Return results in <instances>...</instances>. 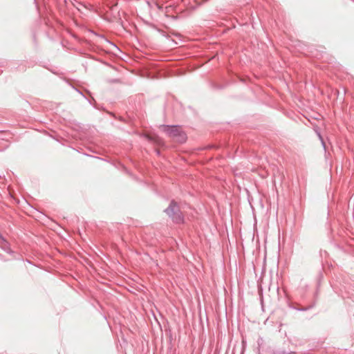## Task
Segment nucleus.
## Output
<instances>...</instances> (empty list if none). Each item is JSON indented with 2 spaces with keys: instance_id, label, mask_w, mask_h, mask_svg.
I'll use <instances>...</instances> for the list:
<instances>
[{
  "instance_id": "1",
  "label": "nucleus",
  "mask_w": 354,
  "mask_h": 354,
  "mask_svg": "<svg viewBox=\"0 0 354 354\" xmlns=\"http://www.w3.org/2000/svg\"><path fill=\"white\" fill-rule=\"evenodd\" d=\"M160 127L169 138L179 143H183L187 140L186 133L182 130L181 127L179 125L163 124Z\"/></svg>"
},
{
  "instance_id": "2",
  "label": "nucleus",
  "mask_w": 354,
  "mask_h": 354,
  "mask_svg": "<svg viewBox=\"0 0 354 354\" xmlns=\"http://www.w3.org/2000/svg\"><path fill=\"white\" fill-rule=\"evenodd\" d=\"M169 218L176 224L184 223V216L180 209L178 204L171 200L169 206L164 210Z\"/></svg>"
},
{
  "instance_id": "4",
  "label": "nucleus",
  "mask_w": 354,
  "mask_h": 354,
  "mask_svg": "<svg viewBox=\"0 0 354 354\" xmlns=\"http://www.w3.org/2000/svg\"><path fill=\"white\" fill-rule=\"evenodd\" d=\"M317 136H318V137H319V140H324V139H323V138H322V135H321V133H320L319 132H318V131H317Z\"/></svg>"
},
{
  "instance_id": "5",
  "label": "nucleus",
  "mask_w": 354,
  "mask_h": 354,
  "mask_svg": "<svg viewBox=\"0 0 354 354\" xmlns=\"http://www.w3.org/2000/svg\"><path fill=\"white\" fill-rule=\"evenodd\" d=\"M324 149H326V144L324 140H320Z\"/></svg>"
},
{
  "instance_id": "3",
  "label": "nucleus",
  "mask_w": 354,
  "mask_h": 354,
  "mask_svg": "<svg viewBox=\"0 0 354 354\" xmlns=\"http://www.w3.org/2000/svg\"><path fill=\"white\" fill-rule=\"evenodd\" d=\"M313 307V305H311V306H309L306 307V308H299L298 310H299V311H306V310H308L312 308Z\"/></svg>"
}]
</instances>
